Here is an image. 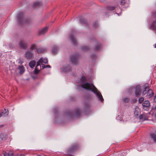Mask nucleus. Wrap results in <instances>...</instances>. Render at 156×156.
<instances>
[{"instance_id":"1","label":"nucleus","mask_w":156,"mask_h":156,"mask_svg":"<svg viewBox=\"0 0 156 156\" xmlns=\"http://www.w3.org/2000/svg\"><path fill=\"white\" fill-rule=\"evenodd\" d=\"M86 78L83 76H82L80 78L81 82L83 83L81 85V87L86 90L92 91L96 95L101 102H103L104 99L101 93L98 91L93 84L86 82Z\"/></svg>"},{"instance_id":"2","label":"nucleus","mask_w":156,"mask_h":156,"mask_svg":"<svg viewBox=\"0 0 156 156\" xmlns=\"http://www.w3.org/2000/svg\"><path fill=\"white\" fill-rule=\"evenodd\" d=\"M17 20L18 23L20 25L28 24L32 22V20L30 18H24L23 13L22 12L18 14Z\"/></svg>"},{"instance_id":"3","label":"nucleus","mask_w":156,"mask_h":156,"mask_svg":"<svg viewBox=\"0 0 156 156\" xmlns=\"http://www.w3.org/2000/svg\"><path fill=\"white\" fill-rule=\"evenodd\" d=\"M81 113V109L79 108L76 109L74 111V113L69 112L68 114L71 117L74 116L76 118H79L80 116Z\"/></svg>"},{"instance_id":"4","label":"nucleus","mask_w":156,"mask_h":156,"mask_svg":"<svg viewBox=\"0 0 156 156\" xmlns=\"http://www.w3.org/2000/svg\"><path fill=\"white\" fill-rule=\"evenodd\" d=\"M79 55L76 54L74 55H72L70 58V62L72 64L76 65L78 59L79 57Z\"/></svg>"},{"instance_id":"5","label":"nucleus","mask_w":156,"mask_h":156,"mask_svg":"<svg viewBox=\"0 0 156 156\" xmlns=\"http://www.w3.org/2000/svg\"><path fill=\"white\" fill-rule=\"evenodd\" d=\"M79 146L76 144L73 145L69 148V150L67 151L68 154H70L73 152L77 150L78 149Z\"/></svg>"},{"instance_id":"6","label":"nucleus","mask_w":156,"mask_h":156,"mask_svg":"<svg viewBox=\"0 0 156 156\" xmlns=\"http://www.w3.org/2000/svg\"><path fill=\"white\" fill-rule=\"evenodd\" d=\"M19 45L20 48L22 49H26L28 47L27 43L23 40H21L19 43Z\"/></svg>"},{"instance_id":"7","label":"nucleus","mask_w":156,"mask_h":156,"mask_svg":"<svg viewBox=\"0 0 156 156\" xmlns=\"http://www.w3.org/2000/svg\"><path fill=\"white\" fill-rule=\"evenodd\" d=\"M143 109L145 110H148L150 108V104L149 101H145L143 104Z\"/></svg>"},{"instance_id":"8","label":"nucleus","mask_w":156,"mask_h":156,"mask_svg":"<svg viewBox=\"0 0 156 156\" xmlns=\"http://www.w3.org/2000/svg\"><path fill=\"white\" fill-rule=\"evenodd\" d=\"M135 89V96L136 97L140 96L141 93L140 86L139 85H137Z\"/></svg>"},{"instance_id":"9","label":"nucleus","mask_w":156,"mask_h":156,"mask_svg":"<svg viewBox=\"0 0 156 156\" xmlns=\"http://www.w3.org/2000/svg\"><path fill=\"white\" fill-rule=\"evenodd\" d=\"M142 87L144 90L142 92V94L143 95H145L147 93V92H148L149 90L151 89L150 88L148 84L147 83H146L144 84L143 85Z\"/></svg>"},{"instance_id":"10","label":"nucleus","mask_w":156,"mask_h":156,"mask_svg":"<svg viewBox=\"0 0 156 156\" xmlns=\"http://www.w3.org/2000/svg\"><path fill=\"white\" fill-rule=\"evenodd\" d=\"M25 55L26 58L27 59H31L32 58L34 54L32 51L30 50H27L25 52Z\"/></svg>"},{"instance_id":"11","label":"nucleus","mask_w":156,"mask_h":156,"mask_svg":"<svg viewBox=\"0 0 156 156\" xmlns=\"http://www.w3.org/2000/svg\"><path fill=\"white\" fill-rule=\"evenodd\" d=\"M48 27H46L38 31V34L39 35H43L48 31Z\"/></svg>"},{"instance_id":"12","label":"nucleus","mask_w":156,"mask_h":156,"mask_svg":"<svg viewBox=\"0 0 156 156\" xmlns=\"http://www.w3.org/2000/svg\"><path fill=\"white\" fill-rule=\"evenodd\" d=\"M69 37L73 44L74 45H76L77 44V42L76 38L74 37L73 34H70Z\"/></svg>"},{"instance_id":"13","label":"nucleus","mask_w":156,"mask_h":156,"mask_svg":"<svg viewBox=\"0 0 156 156\" xmlns=\"http://www.w3.org/2000/svg\"><path fill=\"white\" fill-rule=\"evenodd\" d=\"M63 70L65 72H69L71 71V67L69 65H67L63 69Z\"/></svg>"},{"instance_id":"14","label":"nucleus","mask_w":156,"mask_h":156,"mask_svg":"<svg viewBox=\"0 0 156 156\" xmlns=\"http://www.w3.org/2000/svg\"><path fill=\"white\" fill-rule=\"evenodd\" d=\"M18 69L20 70L19 73L20 74H23L25 71V68L23 65L19 66Z\"/></svg>"},{"instance_id":"15","label":"nucleus","mask_w":156,"mask_h":156,"mask_svg":"<svg viewBox=\"0 0 156 156\" xmlns=\"http://www.w3.org/2000/svg\"><path fill=\"white\" fill-rule=\"evenodd\" d=\"M42 2H34L32 5V7L33 8H36L42 5Z\"/></svg>"},{"instance_id":"16","label":"nucleus","mask_w":156,"mask_h":156,"mask_svg":"<svg viewBox=\"0 0 156 156\" xmlns=\"http://www.w3.org/2000/svg\"><path fill=\"white\" fill-rule=\"evenodd\" d=\"M140 111L139 108L138 107H136L135 110L134 114L136 118L138 117L139 115L140 114Z\"/></svg>"},{"instance_id":"17","label":"nucleus","mask_w":156,"mask_h":156,"mask_svg":"<svg viewBox=\"0 0 156 156\" xmlns=\"http://www.w3.org/2000/svg\"><path fill=\"white\" fill-rule=\"evenodd\" d=\"M150 136L153 142L156 143V134L155 133H151L150 135Z\"/></svg>"},{"instance_id":"18","label":"nucleus","mask_w":156,"mask_h":156,"mask_svg":"<svg viewBox=\"0 0 156 156\" xmlns=\"http://www.w3.org/2000/svg\"><path fill=\"white\" fill-rule=\"evenodd\" d=\"M102 48L101 44L98 43L94 48V50L95 51H98L100 49Z\"/></svg>"},{"instance_id":"19","label":"nucleus","mask_w":156,"mask_h":156,"mask_svg":"<svg viewBox=\"0 0 156 156\" xmlns=\"http://www.w3.org/2000/svg\"><path fill=\"white\" fill-rule=\"evenodd\" d=\"M147 96L149 98L152 97L154 94V93L151 89L149 90L148 92H147Z\"/></svg>"},{"instance_id":"20","label":"nucleus","mask_w":156,"mask_h":156,"mask_svg":"<svg viewBox=\"0 0 156 156\" xmlns=\"http://www.w3.org/2000/svg\"><path fill=\"white\" fill-rule=\"evenodd\" d=\"M90 107V102H85L84 103V109L85 110L87 111V110L89 109Z\"/></svg>"},{"instance_id":"21","label":"nucleus","mask_w":156,"mask_h":156,"mask_svg":"<svg viewBox=\"0 0 156 156\" xmlns=\"http://www.w3.org/2000/svg\"><path fill=\"white\" fill-rule=\"evenodd\" d=\"M151 27L153 30H156V20L151 25Z\"/></svg>"},{"instance_id":"22","label":"nucleus","mask_w":156,"mask_h":156,"mask_svg":"<svg viewBox=\"0 0 156 156\" xmlns=\"http://www.w3.org/2000/svg\"><path fill=\"white\" fill-rule=\"evenodd\" d=\"M58 50V47L56 46H54L53 47L52 50V53H56Z\"/></svg>"},{"instance_id":"23","label":"nucleus","mask_w":156,"mask_h":156,"mask_svg":"<svg viewBox=\"0 0 156 156\" xmlns=\"http://www.w3.org/2000/svg\"><path fill=\"white\" fill-rule=\"evenodd\" d=\"M36 62L34 61H30L29 63V66L31 68H33L35 65Z\"/></svg>"},{"instance_id":"24","label":"nucleus","mask_w":156,"mask_h":156,"mask_svg":"<svg viewBox=\"0 0 156 156\" xmlns=\"http://www.w3.org/2000/svg\"><path fill=\"white\" fill-rule=\"evenodd\" d=\"M115 7L111 5L108 6L107 7V9L108 11H112L115 10Z\"/></svg>"},{"instance_id":"25","label":"nucleus","mask_w":156,"mask_h":156,"mask_svg":"<svg viewBox=\"0 0 156 156\" xmlns=\"http://www.w3.org/2000/svg\"><path fill=\"white\" fill-rule=\"evenodd\" d=\"M40 59L41 63H47L48 62V60L47 58H41Z\"/></svg>"},{"instance_id":"26","label":"nucleus","mask_w":156,"mask_h":156,"mask_svg":"<svg viewBox=\"0 0 156 156\" xmlns=\"http://www.w3.org/2000/svg\"><path fill=\"white\" fill-rule=\"evenodd\" d=\"M140 120H143V121L146 120V117L144 115L141 114L138 116Z\"/></svg>"},{"instance_id":"27","label":"nucleus","mask_w":156,"mask_h":156,"mask_svg":"<svg viewBox=\"0 0 156 156\" xmlns=\"http://www.w3.org/2000/svg\"><path fill=\"white\" fill-rule=\"evenodd\" d=\"M30 48L31 50H35L36 51L37 49L36 45L35 44H31Z\"/></svg>"},{"instance_id":"28","label":"nucleus","mask_w":156,"mask_h":156,"mask_svg":"<svg viewBox=\"0 0 156 156\" xmlns=\"http://www.w3.org/2000/svg\"><path fill=\"white\" fill-rule=\"evenodd\" d=\"M80 22L82 24H85L86 25H87V20L84 19H81L80 20Z\"/></svg>"},{"instance_id":"29","label":"nucleus","mask_w":156,"mask_h":156,"mask_svg":"<svg viewBox=\"0 0 156 156\" xmlns=\"http://www.w3.org/2000/svg\"><path fill=\"white\" fill-rule=\"evenodd\" d=\"M45 50L44 48H37L36 52H37L38 53H42Z\"/></svg>"},{"instance_id":"30","label":"nucleus","mask_w":156,"mask_h":156,"mask_svg":"<svg viewBox=\"0 0 156 156\" xmlns=\"http://www.w3.org/2000/svg\"><path fill=\"white\" fill-rule=\"evenodd\" d=\"M90 49V48L89 47L87 46H83L82 47H81V49L84 51H86Z\"/></svg>"},{"instance_id":"31","label":"nucleus","mask_w":156,"mask_h":156,"mask_svg":"<svg viewBox=\"0 0 156 156\" xmlns=\"http://www.w3.org/2000/svg\"><path fill=\"white\" fill-rule=\"evenodd\" d=\"M122 100L125 103H128L129 101V98H127L123 97L122 98Z\"/></svg>"},{"instance_id":"32","label":"nucleus","mask_w":156,"mask_h":156,"mask_svg":"<svg viewBox=\"0 0 156 156\" xmlns=\"http://www.w3.org/2000/svg\"><path fill=\"white\" fill-rule=\"evenodd\" d=\"M40 71V70L38 69V68H37V67H35L34 73L36 74H38Z\"/></svg>"},{"instance_id":"33","label":"nucleus","mask_w":156,"mask_h":156,"mask_svg":"<svg viewBox=\"0 0 156 156\" xmlns=\"http://www.w3.org/2000/svg\"><path fill=\"white\" fill-rule=\"evenodd\" d=\"M93 27H97L98 26V22L97 21L94 22L93 24Z\"/></svg>"},{"instance_id":"34","label":"nucleus","mask_w":156,"mask_h":156,"mask_svg":"<svg viewBox=\"0 0 156 156\" xmlns=\"http://www.w3.org/2000/svg\"><path fill=\"white\" fill-rule=\"evenodd\" d=\"M40 63H41V61H40V59H39L37 62V65L36 67H37V68H38V67H39L40 68H41Z\"/></svg>"},{"instance_id":"35","label":"nucleus","mask_w":156,"mask_h":156,"mask_svg":"<svg viewBox=\"0 0 156 156\" xmlns=\"http://www.w3.org/2000/svg\"><path fill=\"white\" fill-rule=\"evenodd\" d=\"M126 3L125 0H121L120 2V4L122 5H124Z\"/></svg>"},{"instance_id":"36","label":"nucleus","mask_w":156,"mask_h":156,"mask_svg":"<svg viewBox=\"0 0 156 156\" xmlns=\"http://www.w3.org/2000/svg\"><path fill=\"white\" fill-rule=\"evenodd\" d=\"M144 100V98L143 97L140 98L138 100V102L139 103L141 104L143 102Z\"/></svg>"},{"instance_id":"37","label":"nucleus","mask_w":156,"mask_h":156,"mask_svg":"<svg viewBox=\"0 0 156 156\" xmlns=\"http://www.w3.org/2000/svg\"><path fill=\"white\" fill-rule=\"evenodd\" d=\"M23 62V58H20L19 59V63L22 64Z\"/></svg>"},{"instance_id":"38","label":"nucleus","mask_w":156,"mask_h":156,"mask_svg":"<svg viewBox=\"0 0 156 156\" xmlns=\"http://www.w3.org/2000/svg\"><path fill=\"white\" fill-rule=\"evenodd\" d=\"M92 97V95H89L88 96H86L85 99L86 100H90L91 99Z\"/></svg>"},{"instance_id":"39","label":"nucleus","mask_w":156,"mask_h":156,"mask_svg":"<svg viewBox=\"0 0 156 156\" xmlns=\"http://www.w3.org/2000/svg\"><path fill=\"white\" fill-rule=\"evenodd\" d=\"M91 57L93 59H96V58L97 56H96V55L94 54H93L91 55Z\"/></svg>"},{"instance_id":"40","label":"nucleus","mask_w":156,"mask_h":156,"mask_svg":"<svg viewBox=\"0 0 156 156\" xmlns=\"http://www.w3.org/2000/svg\"><path fill=\"white\" fill-rule=\"evenodd\" d=\"M54 112L55 114H56L57 112V110L55 108L54 109Z\"/></svg>"},{"instance_id":"41","label":"nucleus","mask_w":156,"mask_h":156,"mask_svg":"<svg viewBox=\"0 0 156 156\" xmlns=\"http://www.w3.org/2000/svg\"><path fill=\"white\" fill-rule=\"evenodd\" d=\"M5 113L4 112H2L0 114V117H1L3 114H4Z\"/></svg>"},{"instance_id":"42","label":"nucleus","mask_w":156,"mask_h":156,"mask_svg":"<svg viewBox=\"0 0 156 156\" xmlns=\"http://www.w3.org/2000/svg\"><path fill=\"white\" fill-rule=\"evenodd\" d=\"M46 66L44 64H42V67L43 69L45 68Z\"/></svg>"},{"instance_id":"43","label":"nucleus","mask_w":156,"mask_h":156,"mask_svg":"<svg viewBox=\"0 0 156 156\" xmlns=\"http://www.w3.org/2000/svg\"><path fill=\"white\" fill-rule=\"evenodd\" d=\"M45 68H51V66L50 65H48L46 66H45Z\"/></svg>"},{"instance_id":"44","label":"nucleus","mask_w":156,"mask_h":156,"mask_svg":"<svg viewBox=\"0 0 156 156\" xmlns=\"http://www.w3.org/2000/svg\"><path fill=\"white\" fill-rule=\"evenodd\" d=\"M4 126L3 125H0V128L1 127H2Z\"/></svg>"},{"instance_id":"45","label":"nucleus","mask_w":156,"mask_h":156,"mask_svg":"<svg viewBox=\"0 0 156 156\" xmlns=\"http://www.w3.org/2000/svg\"><path fill=\"white\" fill-rule=\"evenodd\" d=\"M2 53H0V58L1 57V56H2Z\"/></svg>"},{"instance_id":"46","label":"nucleus","mask_w":156,"mask_h":156,"mask_svg":"<svg viewBox=\"0 0 156 156\" xmlns=\"http://www.w3.org/2000/svg\"><path fill=\"white\" fill-rule=\"evenodd\" d=\"M154 47L155 48H156V44H155V45H154Z\"/></svg>"},{"instance_id":"47","label":"nucleus","mask_w":156,"mask_h":156,"mask_svg":"<svg viewBox=\"0 0 156 156\" xmlns=\"http://www.w3.org/2000/svg\"><path fill=\"white\" fill-rule=\"evenodd\" d=\"M135 102H136V99H135Z\"/></svg>"},{"instance_id":"48","label":"nucleus","mask_w":156,"mask_h":156,"mask_svg":"<svg viewBox=\"0 0 156 156\" xmlns=\"http://www.w3.org/2000/svg\"><path fill=\"white\" fill-rule=\"evenodd\" d=\"M155 118H156V113H155Z\"/></svg>"},{"instance_id":"49","label":"nucleus","mask_w":156,"mask_h":156,"mask_svg":"<svg viewBox=\"0 0 156 156\" xmlns=\"http://www.w3.org/2000/svg\"><path fill=\"white\" fill-rule=\"evenodd\" d=\"M38 156H43L41 155H38Z\"/></svg>"},{"instance_id":"50","label":"nucleus","mask_w":156,"mask_h":156,"mask_svg":"<svg viewBox=\"0 0 156 156\" xmlns=\"http://www.w3.org/2000/svg\"><path fill=\"white\" fill-rule=\"evenodd\" d=\"M156 97V96H154V99H155V98Z\"/></svg>"},{"instance_id":"51","label":"nucleus","mask_w":156,"mask_h":156,"mask_svg":"<svg viewBox=\"0 0 156 156\" xmlns=\"http://www.w3.org/2000/svg\"><path fill=\"white\" fill-rule=\"evenodd\" d=\"M11 155H13V153H12V154H11Z\"/></svg>"},{"instance_id":"52","label":"nucleus","mask_w":156,"mask_h":156,"mask_svg":"<svg viewBox=\"0 0 156 156\" xmlns=\"http://www.w3.org/2000/svg\"><path fill=\"white\" fill-rule=\"evenodd\" d=\"M4 110H5V111L6 110V109H4Z\"/></svg>"},{"instance_id":"53","label":"nucleus","mask_w":156,"mask_h":156,"mask_svg":"<svg viewBox=\"0 0 156 156\" xmlns=\"http://www.w3.org/2000/svg\"><path fill=\"white\" fill-rule=\"evenodd\" d=\"M155 133H156V131H155Z\"/></svg>"}]
</instances>
